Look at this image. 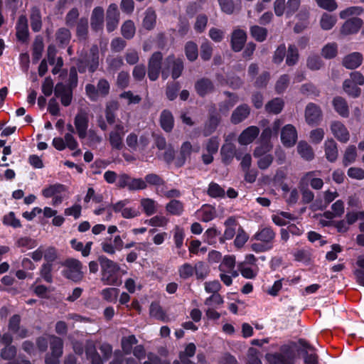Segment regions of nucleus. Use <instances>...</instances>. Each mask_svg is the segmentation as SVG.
<instances>
[{"instance_id":"f257e3e1","label":"nucleus","mask_w":364,"mask_h":364,"mask_svg":"<svg viewBox=\"0 0 364 364\" xmlns=\"http://www.w3.org/2000/svg\"><path fill=\"white\" fill-rule=\"evenodd\" d=\"M276 232L271 227H261L255 234L252 242L251 250L256 253H261L271 250L275 242Z\"/></svg>"},{"instance_id":"f03ea898","label":"nucleus","mask_w":364,"mask_h":364,"mask_svg":"<svg viewBox=\"0 0 364 364\" xmlns=\"http://www.w3.org/2000/svg\"><path fill=\"white\" fill-rule=\"evenodd\" d=\"M143 180L146 185V188L148 186H154L156 193L161 197L166 198H178L181 196L180 190L177 188L168 189L166 181L156 173H148Z\"/></svg>"},{"instance_id":"7ed1b4c3","label":"nucleus","mask_w":364,"mask_h":364,"mask_svg":"<svg viewBox=\"0 0 364 364\" xmlns=\"http://www.w3.org/2000/svg\"><path fill=\"white\" fill-rule=\"evenodd\" d=\"M101 268V280L105 285L117 286L120 284L119 278V264L105 255L98 257Z\"/></svg>"},{"instance_id":"20e7f679","label":"nucleus","mask_w":364,"mask_h":364,"mask_svg":"<svg viewBox=\"0 0 364 364\" xmlns=\"http://www.w3.org/2000/svg\"><path fill=\"white\" fill-rule=\"evenodd\" d=\"M209 272L208 266L203 261H198L194 264L185 262L178 269V275L183 280L188 279L194 275L197 279L203 280L209 274Z\"/></svg>"},{"instance_id":"39448f33","label":"nucleus","mask_w":364,"mask_h":364,"mask_svg":"<svg viewBox=\"0 0 364 364\" xmlns=\"http://www.w3.org/2000/svg\"><path fill=\"white\" fill-rule=\"evenodd\" d=\"M61 265L63 267L62 274L66 279L76 283L83 279L84 267L80 260L75 258H67L61 263Z\"/></svg>"},{"instance_id":"423d86ee","label":"nucleus","mask_w":364,"mask_h":364,"mask_svg":"<svg viewBox=\"0 0 364 364\" xmlns=\"http://www.w3.org/2000/svg\"><path fill=\"white\" fill-rule=\"evenodd\" d=\"M109 83L105 78L100 79L96 86L90 83L85 85V93L88 98L93 102L107 96L109 93Z\"/></svg>"},{"instance_id":"0eeeda50","label":"nucleus","mask_w":364,"mask_h":364,"mask_svg":"<svg viewBox=\"0 0 364 364\" xmlns=\"http://www.w3.org/2000/svg\"><path fill=\"white\" fill-rule=\"evenodd\" d=\"M136 243L132 242L124 245L126 249H129L134 247ZM102 250L109 255H114L116 251H121L124 247V242L122 238L119 235L114 236V238L112 237H106L101 243Z\"/></svg>"},{"instance_id":"6e6552de","label":"nucleus","mask_w":364,"mask_h":364,"mask_svg":"<svg viewBox=\"0 0 364 364\" xmlns=\"http://www.w3.org/2000/svg\"><path fill=\"white\" fill-rule=\"evenodd\" d=\"M171 70V76L173 79L179 77L183 70V63L181 59L176 58L174 55L168 56L163 63L162 77L166 79Z\"/></svg>"},{"instance_id":"1a4fd4ad","label":"nucleus","mask_w":364,"mask_h":364,"mask_svg":"<svg viewBox=\"0 0 364 364\" xmlns=\"http://www.w3.org/2000/svg\"><path fill=\"white\" fill-rule=\"evenodd\" d=\"M266 358L269 364H294L295 354L289 347L283 346L280 352L267 354Z\"/></svg>"},{"instance_id":"9d476101","label":"nucleus","mask_w":364,"mask_h":364,"mask_svg":"<svg viewBox=\"0 0 364 364\" xmlns=\"http://www.w3.org/2000/svg\"><path fill=\"white\" fill-rule=\"evenodd\" d=\"M117 186L119 188H127L131 191L146 189V185L142 178H132L127 173L119 175Z\"/></svg>"},{"instance_id":"9b49d317","label":"nucleus","mask_w":364,"mask_h":364,"mask_svg":"<svg viewBox=\"0 0 364 364\" xmlns=\"http://www.w3.org/2000/svg\"><path fill=\"white\" fill-rule=\"evenodd\" d=\"M163 55L161 52L157 51L152 54L148 63V77L154 81L158 79L160 73H162L163 69Z\"/></svg>"},{"instance_id":"f8f14e48","label":"nucleus","mask_w":364,"mask_h":364,"mask_svg":"<svg viewBox=\"0 0 364 364\" xmlns=\"http://www.w3.org/2000/svg\"><path fill=\"white\" fill-rule=\"evenodd\" d=\"M130 200L124 199L112 205V209L115 213H121L124 218L131 219L139 215V211L135 207H129Z\"/></svg>"},{"instance_id":"ddd939ff","label":"nucleus","mask_w":364,"mask_h":364,"mask_svg":"<svg viewBox=\"0 0 364 364\" xmlns=\"http://www.w3.org/2000/svg\"><path fill=\"white\" fill-rule=\"evenodd\" d=\"M127 130L122 122L117 124L109 134V141L113 149L121 150L124 146L123 139Z\"/></svg>"},{"instance_id":"4468645a","label":"nucleus","mask_w":364,"mask_h":364,"mask_svg":"<svg viewBox=\"0 0 364 364\" xmlns=\"http://www.w3.org/2000/svg\"><path fill=\"white\" fill-rule=\"evenodd\" d=\"M119 11L116 4H111L106 12V28L109 33L114 31L119 22Z\"/></svg>"},{"instance_id":"2eb2a0df","label":"nucleus","mask_w":364,"mask_h":364,"mask_svg":"<svg viewBox=\"0 0 364 364\" xmlns=\"http://www.w3.org/2000/svg\"><path fill=\"white\" fill-rule=\"evenodd\" d=\"M221 121L220 114L216 112L215 105L211 106L209 109V117L205 124L203 134L205 136H208L213 134L217 129Z\"/></svg>"},{"instance_id":"dca6fc26","label":"nucleus","mask_w":364,"mask_h":364,"mask_svg":"<svg viewBox=\"0 0 364 364\" xmlns=\"http://www.w3.org/2000/svg\"><path fill=\"white\" fill-rule=\"evenodd\" d=\"M72 86L66 85L63 82H58L55 85L54 93L55 97L60 99L61 104L68 107L71 104L73 99Z\"/></svg>"},{"instance_id":"f3484780","label":"nucleus","mask_w":364,"mask_h":364,"mask_svg":"<svg viewBox=\"0 0 364 364\" xmlns=\"http://www.w3.org/2000/svg\"><path fill=\"white\" fill-rule=\"evenodd\" d=\"M89 119L87 114L83 112H78L74 119L76 133L80 139H83L87 136Z\"/></svg>"},{"instance_id":"a211bd4d","label":"nucleus","mask_w":364,"mask_h":364,"mask_svg":"<svg viewBox=\"0 0 364 364\" xmlns=\"http://www.w3.org/2000/svg\"><path fill=\"white\" fill-rule=\"evenodd\" d=\"M363 24L361 18L353 17L346 20L341 28V33L345 36L357 33Z\"/></svg>"},{"instance_id":"6ab92c4d","label":"nucleus","mask_w":364,"mask_h":364,"mask_svg":"<svg viewBox=\"0 0 364 364\" xmlns=\"http://www.w3.org/2000/svg\"><path fill=\"white\" fill-rule=\"evenodd\" d=\"M105 21V11L102 7H95L91 14L90 26L92 31L98 32L102 31Z\"/></svg>"},{"instance_id":"aec40b11","label":"nucleus","mask_w":364,"mask_h":364,"mask_svg":"<svg viewBox=\"0 0 364 364\" xmlns=\"http://www.w3.org/2000/svg\"><path fill=\"white\" fill-rule=\"evenodd\" d=\"M322 112L319 106L309 103L305 109V119L309 124H316L321 119Z\"/></svg>"},{"instance_id":"412c9836","label":"nucleus","mask_w":364,"mask_h":364,"mask_svg":"<svg viewBox=\"0 0 364 364\" xmlns=\"http://www.w3.org/2000/svg\"><path fill=\"white\" fill-rule=\"evenodd\" d=\"M281 140L287 147L294 146L297 140V132L291 124H287L283 127L281 133Z\"/></svg>"},{"instance_id":"4be33fe9","label":"nucleus","mask_w":364,"mask_h":364,"mask_svg":"<svg viewBox=\"0 0 364 364\" xmlns=\"http://www.w3.org/2000/svg\"><path fill=\"white\" fill-rule=\"evenodd\" d=\"M221 159L223 163L229 165L232 163L234 157L240 160V154L236 152V147L232 143H225L220 149Z\"/></svg>"},{"instance_id":"5701e85b","label":"nucleus","mask_w":364,"mask_h":364,"mask_svg":"<svg viewBox=\"0 0 364 364\" xmlns=\"http://www.w3.org/2000/svg\"><path fill=\"white\" fill-rule=\"evenodd\" d=\"M331 130L333 136L341 143H346L350 139V133L347 127L339 121L331 123Z\"/></svg>"},{"instance_id":"b1692460","label":"nucleus","mask_w":364,"mask_h":364,"mask_svg":"<svg viewBox=\"0 0 364 364\" xmlns=\"http://www.w3.org/2000/svg\"><path fill=\"white\" fill-rule=\"evenodd\" d=\"M16 36L18 41L25 43L27 41L29 36L28 19L25 15L18 17L16 25Z\"/></svg>"},{"instance_id":"393cba45","label":"nucleus","mask_w":364,"mask_h":364,"mask_svg":"<svg viewBox=\"0 0 364 364\" xmlns=\"http://www.w3.org/2000/svg\"><path fill=\"white\" fill-rule=\"evenodd\" d=\"M21 316L18 314L12 316L9 321V330L21 338L28 336V330L21 326Z\"/></svg>"},{"instance_id":"a878e982","label":"nucleus","mask_w":364,"mask_h":364,"mask_svg":"<svg viewBox=\"0 0 364 364\" xmlns=\"http://www.w3.org/2000/svg\"><path fill=\"white\" fill-rule=\"evenodd\" d=\"M224 225L225 227L224 234L219 237V242L221 244L234 237L236 234V228L238 223L233 217H230L225 221Z\"/></svg>"},{"instance_id":"bb28decb","label":"nucleus","mask_w":364,"mask_h":364,"mask_svg":"<svg viewBox=\"0 0 364 364\" xmlns=\"http://www.w3.org/2000/svg\"><path fill=\"white\" fill-rule=\"evenodd\" d=\"M247 41V33L245 31L237 28L233 31L231 36V47L235 52L240 51Z\"/></svg>"},{"instance_id":"cd10ccee","label":"nucleus","mask_w":364,"mask_h":364,"mask_svg":"<svg viewBox=\"0 0 364 364\" xmlns=\"http://www.w3.org/2000/svg\"><path fill=\"white\" fill-rule=\"evenodd\" d=\"M259 134V129L256 126H250L242 132L238 137L241 145H248L254 141Z\"/></svg>"},{"instance_id":"c85d7f7f","label":"nucleus","mask_w":364,"mask_h":364,"mask_svg":"<svg viewBox=\"0 0 364 364\" xmlns=\"http://www.w3.org/2000/svg\"><path fill=\"white\" fill-rule=\"evenodd\" d=\"M250 114V107L247 104H242L232 112L230 121L233 124H237L245 120Z\"/></svg>"},{"instance_id":"c756f323","label":"nucleus","mask_w":364,"mask_h":364,"mask_svg":"<svg viewBox=\"0 0 364 364\" xmlns=\"http://www.w3.org/2000/svg\"><path fill=\"white\" fill-rule=\"evenodd\" d=\"M214 85L213 82L208 78H201L198 80L195 84V89L197 93L201 96L210 94L214 90Z\"/></svg>"},{"instance_id":"7c9ffc66","label":"nucleus","mask_w":364,"mask_h":364,"mask_svg":"<svg viewBox=\"0 0 364 364\" xmlns=\"http://www.w3.org/2000/svg\"><path fill=\"white\" fill-rule=\"evenodd\" d=\"M89 72L94 73L99 66V49L97 46H92L90 49V54L85 60Z\"/></svg>"},{"instance_id":"2f4dec72","label":"nucleus","mask_w":364,"mask_h":364,"mask_svg":"<svg viewBox=\"0 0 364 364\" xmlns=\"http://www.w3.org/2000/svg\"><path fill=\"white\" fill-rule=\"evenodd\" d=\"M363 60V57L360 53L354 52L343 58V65L346 68L355 69L361 65Z\"/></svg>"},{"instance_id":"473e14b6","label":"nucleus","mask_w":364,"mask_h":364,"mask_svg":"<svg viewBox=\"0 0 364 364\" xmlns=\"http://www.w3.org/2000/svg\"><path fill=\"white\" fill-rule=\"evenodd\" d=\"M325 155L328 161L334 162L336 161L338 155V146L336 142L333 139H328L324 144Z\"/></svg>"},{"instance_id":"72a5a7b5","label":"nucleus","mask_w":364,"mask_h":364,"mask_svg":"<svg viewBox=\"0 0 364 364\" xmlns=\"http://www.w3.org/2000/svg\"><path fill=\"white\" fill-rule=\"evenodd\" d=\"M197 214L201 221L207 223L216 217V210L213 206L205 204L197 211Z\"/></svg>"},{"instance_id":"f704fd0d","label":"nucleus","mask_w":364,"mask_h":364,"mask_svg":"<svg viewBox=\"0 0 364 364\" xmlns=\"http://www.w3.org/2000/svg\"><path fill=\"white\" fill-rule=\"evenodd\" d=\"M30 23L31 29L33 32L36 33L41 30L43 25L42 17L41 11L38 8L33 7L31 9Z\"/></svg>"},{"instance_id":"c9c22d12","label":"nucleus","mask_w":364,"mask_h":364,"mask_svg":"<svg viewBox=\"0 0 364 364\" xmlns=\"http://www.w3.org/2000/svg\"><path fill=\"white\" fill-rule=\"evenodd\" d=\"M171 200L166 205V212L172 215H181L184 211V203L176 198Z\"/></svg>"},{"instance_id":"e433bc0d","label":"nucleus","mask_w":364,"mask_h":364,"mask_svg":"<svg viewBox=\"0 0 364 364\" xmlns=\"http://www.w3.org/2000/svg\"><path fill=\"white\" fill-rule=\"evenodd\" d=\"M237 267L242 276L246 279H255L258 274V267L257 266L252 267L246 262H239Z\"/></svg>"},{"instance_id":"4c0bfd02","label":"nucleus","mask_w":364,"mask_h":364,"mask_svg":"<svg viewBox=\"0 0 364 364\" xmlns=\"http://www.w3.org/2000/svg\"><path fill=\"white\" fill-rule=\"evenodd\" d=\"M76 26V36L80 41H85L88 36V20L85 17L79 18Z\"/></svg>"},{"instance_id":"58836bf2","label":"nucleus","mask_w":364,"mask_h":364,"mask_svg":"<svg viewBox=\"0 0 364 364\" xmlns=\"http://www.w3.org/2000/svg\"><path fill=\"white\" fill-rule=\"evenodd\" d=\"M284 106V102L282 98L276 97L265 105V110L269 114H279Z\"/></svg>"},{"instance_id":"ea45409f","label":"nucleus","mask_w":364,"mask_h":364,"mask_svg":"<svg viewBox=\"0 0 364 364\" xmlns=\"http://www.w3.org/2000/svg\"><path fill=\"white\" fill-rule=\"evenodd\" d=\"M160 124L162 129L166 132H170L174 124L173 117L171 112L168 110H164L160 116Z\"/></svg>"},{"instance_id":"a19ab883","label":"nucleus","mask_w":364,"mask_h":364,"mask_svg":"<svg viewBox=\"0 0 364 364\" xmlns=\"http://www.w3.org/2000/svg\"><path fill=\"white\" fill-rule=\"evenodd\" d=\"M49 342L51 350V354L55 356H62L63 341V340L54 335L49 336Z\"/></svg>"},{"instance_id":"79ce46f5","label":"nucleus","mask_w":364,"mask_h":364,"mask_svg":"<svg viewBox=\"0 0 364 364\" xmlns=\"http://www.w3.org/2000/svg\"><path fill=\"white\" fill-rule=\"evenodd\" d=\"M65 186L60 183H55L46 187L42 190V195L45 198H51L58 194H62L66 191Z\"/></svg>"},{"instance_id":"37998d69","label":"nucleus","mask_w":364,"mask_h":364,"mask_svg":"<svg viewBox=\"0 0 364 364\" xmlns=\"http://www.w3.org/2000/svg\"><path fill=\"white\" fill-rule=\"evenodd\" d=\"M71 33L68 28H60L55 33V40L58 45L61 47L67 46L70 41Z\"/></svg>"},{"instance_id":"c03bdc74","label":"nucleus","mask_w":364,"mask_h":364,"mask_svg":"<svg viewBox=\"0 0 364 364\" xmlns=\"http://www.w3.org/2000/svg\"><path fill=\"white\" fill-rule=\"evenodd\" d=\"M140 205L142 208L144 213L150 216L154 215L157 210L158 203L152 198H146L140 200Z\"/></svg>"},{"instance_id":"a18cd8bd","label":"nucleus","mask_w":364,"mask_h":364,"mask_svg":"<svg viewBox=\"0 0 364 364\" xmlns=\"http://www.w3.org/2000/svg\"><path fill=\"white\" fill-rule=\"evenodd\" d=\"M333 105L336 111L342 117H347L349 114L348 106L345 99L336 97L333 99Z\"/></svg>"},{"instance_id":"49530a36","label":"nucleus","mask_w":364,"mask_h":364,"mask_svg":"<svg viewBox=\"0 0 364 364\" xmlns=\"http://www.w3.org/2000/svg\"><path fill=\"white\" fill-rule=\"evenodd\" d=\"M297 151L300 156L306 161H311L314 158L313 149L305 141H300L299 143Z\"/></svg>"},{"instance_id":"de8ad7c7","label":"nucleus","mask_w":364,"mask_h":364,"mask_svg":"<svg viewBox=\"0 0 364 364\" xmlns=\"http://www.w3.org/2000/svg\"><path fill=\"white\" fill-rule=\"evenodd\" d=\"M156 21V14L152 8H149L145 12L143 20V26L146 30H151L154 28Z\"/></svg>"},{"instance_id":"09e8293b","label":"nucleus","mask_w":364,"mask_h":364,"mask_svg":"<svg viewBox=\"0 0 364 364\" xmlns=\"http://www.w3.org/2000/svg\"><path fill=\"white\" fill-rule=\"evenodd\" d=\"M250 32L251 36L258 42L264 41L268 33L267 28L256 25L250 27Z\"/></svg>"},{"instance_id":"8fccbe9b","label":"nucleus","mask_w":364,"mask_h":364,"mask_svg":"<svg viewBox=\"0 0 364 364\" xmlns=\"http://www.w3.org/2000/svg\"><path fill=\"white\" fill-rule=\"evenodd\" d=\"M220 236V232L215 227L206 230L203 235L204 242L210 245H215L218 237L219 238Z\"/></svg>"},{"instance_id":"3c124183","label":"nucleus","mask_w":364,"mask_h":364,"mask_svg":"<svg viewBox=\"0 0 364 364\" xmlns=\"http://www.w3.org/2000/svg\"><path fill=\"white\" fill-rule=\"evenodd\" d=\"M236 258L235 255H225L219 265V270L220 272H227L229 270H232L235 268Z\"/></svg>"},{"instance_id":"603ef678","label":"nucleus","mask_w":364,"mask_h":364,"mask_svg":"<svg viewBox=\"0 0 364 364\" xmlns=\"http://www.w3.org/2000/svg\"><path fill=\"white\" fill-rule=\"evenodd\" d=\"M16 245L18 247L21 248L22 252H25L28 250L36 247L37 246V242L36 240L29 237H22L16 240Z\"/></svg>"},{"instance_id":"864d4df0","label":"nucleus","mask_w":364,"mask_h":364,"mask_svg":"<svg viewBox=\"0 0 364 364\" xmlns=\"http://www.w3.org/2000/svg\"><path fill=\"white\" fill-rule=\"evenodd\" d=\"M137 343L138 340L134 335L123 337L121 341L123 352L127 355L130 354L132 351L133 346L136 345Z\"/></svg>"},{"instance_id":"5fc2aeb1","label":"nucleus","mask_w":364,"mask_h":364,"mask_svg":"<svg viewBox=\"0 0 364 364\" xmlns=\"http://www.w3.org/2000/svg\"><path fill=\"white\" fill-rule=\"evenodd\" d=\"M316 171L308 172L303 178L304 181L309 183L310 186L316 190L321 189L323 186V181L321 178H315Z\"/></svg>"},{"instance_id":"6e6d98bb","label":"nucleus","mask_w":364,"mask_h":364,"mask_svg":"<svg viewBox=\"0 0 364 364\" xmlns=\"http://www.w3.org/2000/svg\"><path fill=\"white\" fill-rule=\"evenodd\" d=\"M136 28L132 20H127L121 27V33L127 40L132 39L135 34Z\"/></svg>"},{"instance_id":"4d7b16f0","label":"nucleus","mask_w":364,"mask_h":364,"mask_svg":"<svg viewBox=\"0 0 364 364\" xmlns=\"http://www.w3.org/2000/svg\"><path fill=\"white\" fill-rule=\"evenodd\" d=\"M149 311L150 315L158 320H161L162 321H166L168 320L166 312L157 303H151Z\"/></svg>"},{"instance_id":"13d9d810","label":"nucleus","mask_w":364,"mask_h":364,"mask_svg":"<svg viewBox=\"0 0 364 364\" xmlns=\"http://www.w3.org/2000/svg\"><path fill=\"white\" fill-rule=\"evenodd\" d=\"M343 90L349 95L353 97H358L360 96L361 90L357 85L353 83L351 80L346 79L343 82Z\"/></svg>"},{"instance_id":"bf43d9fd","label":"nucleus","mask_w":364,"mask_h":364,"mask_svg":"<svg viewBox=\"0 0 364 364\" xmlns=\"http://www.w3.org/2000/svg\"><path fill=\"white\" fill-rule=\"evenodd\" d=\"M207 193L211 198H224L225 191L219 184L215 182H211L207 191Z\"/></svg>"},{"instance_id":"052dcab7","label":"nucleus","mask_w":364,"mask_h":364,"mask_svg":"<svg viewBox=\"0 0 364 364\" xmlns=\"http://www.w3.org/2000/svg\"><path fill=\"white\" fill-rule=\"evenodd\" d=\"M333 213L326 212L325 216L327 218H332L333 217H340L344 213V203L341 200H336L331 206Z\"/></svg>"},{"instance_id":"680f3d73","label":"nucleus","mask_w":364,"mask_h":364,"mask_svg":"<svg viewBox=\"0 0 364 364\" xmlns=\"http://www.w3.org/2000/svg\"><path fill=\"white\" fill-rule=\"evenodd\" d=\"M185 53L187 58L190 61L196 60L198 56L197 44L193 41L187 42L185 46Z\"/></svg>"},{"instance_id":"e2e57ef3","label":"nucleus","mask_w":364,"mask_h":364,"mask_svg":"<svg viewBox=\"0 0 364 364\" xmlns=\"http://www.w3.org/2000/svg\"><path fill=\"white\" fill-rule=\"evenodd\" d=\"M337 18L335 16L324 13L321 18L320 25L323 30L331 29L336 23Z\"/></svg>"},{"instance_id":"0e129e2a","label":"nucleus","mask_w":364,"mask_h":364,"mask_svg":"<svg viewBox=\"0 0 364 364\" xmlns=\"http://www.w3.org/2000/svg\"><path fill=\"white\" fill-rule=\"evenodd\" d=\"M2 223L4 225L10 226L13 228H19L22 226L20 220L16 217L15 213L12 211L3 217Z\"/></svg>"},{"instance_id":"69168bd1","label":"nucleus","mask_w":364,"mask_h":364,"mask_svg":"<svg viewBox=\"0 0 364 364\" xmlns=\"http://www.w3.org/2000/svg\"><path fill=\"white\" fill-rule=\"evenodd\" d=\"M338 54V45L336 43H327L321 50V55L326 59L334 58Z\"/></svg>"},{"instance_id":"338daca9","label":"nucleus","mask_w":364,"mask_h":364,"mask_svg":"<svg viewBox=\"0 0 364 364\" xmlns=\"http://www.w3.org/2000/svg\"><path fill=\"white\" fill-rule=\"evenodd\" d=\"M79 17V11L77 8L70 9L65 16V23L69 28L74 27L76 24Z\"/></svg>"},{"instance_id":"774afa93","label":"nucleus","mask_w":364,"mask_h":364,"mask_svg":"<svg viewBox=\"0 0 364 364\" xmlns=\"http://www.w3.org/2000/svg\"><path fill=\"white\" fill-rule=\"evenodd\" d=\"M356 264L360 268L354 271V274L357 282L364 286V258H359Z\"/></svg>"}]
</instances>
